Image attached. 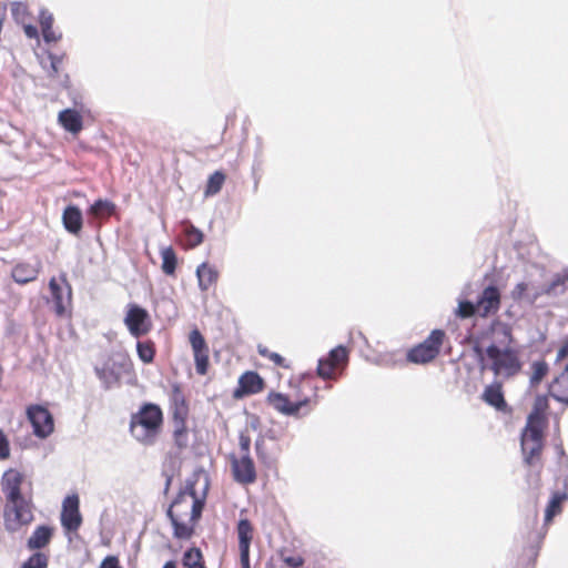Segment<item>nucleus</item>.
Returning <instances> with one entry per match:
<instances>
[{
    "label": "nucleus",
    "instance_id": "f257e3e1",
    "mask_svg": "<svg viewBox=\"0 0 568 568\" xmlns=\"http://www.w3.org/2000/svg\"><path fill=\"white\" fill-rule=\"evenodd\" d=\"M204 508V498L196 495L193 483H186L184 490L180 491L166 511L173 526V536L178 539H190L194 534L195 525L201 518Z\"/></svg>",
    "mask_w": 568,
    "mask_h": 568
},
{
    "label": "nucleus",
    "instance_id": "f03ea898",
    "mask_svg": "<svg viewBox=\"0 0 568 568\" xmlns=\"http://www.w3.org/2000/svg\"><path fill=\"white\" fill-rule=\"evenodd\" d=\"M163 422L161 408L152 403L143 404L140 409L131 416L130 433L144 445L154 444Z\"/></svg>",
    "mask_w": 568,
    "mask_h": 568
},
{
    "label": "nucleus",
    "instance_id": "7ed1b4c3",
    "mask_svg": "<svg viewBox=\"0 0 568 568\" xmlns=\"http://www.w3.org/2000/svg\"><path fill=\"white\" fill-rule=\"evenodd\" d=\"M485 356L490 361L489 369L495 376L509 378L521 368L518 353L513 348L501 349L497 345L490 344L485 351Z\"/></svg>",
    "mask_w": 568,
    "mask_h": 568
},
{
    "label": "nucleus",
    "instance_id": "20e7f679",
    "mask_svg": "<svg viewBox=\"0 0 568 568\" xmlns=\"http://www.w3.org/2000/svg\"><path fill=\"white\" fill-rule=\"evenodd\" d=\"M542 446V423L535 415H529L521 433V452L526 465L532 466L539 460Z\"/></svg>",
    "mask_w": 568,
    "mask_h": 568
},
{
    "label": "nucleus",
    "instance_id": "39448f33",
    "mask_svg": "<svg viewBox=\"0 0 568 568\" xmlns=\"http://www.w3.org/2000/svg\"><path fill=\"white\" fill-rule=\"evenodd\" d=\"M33 518V505L30 497L23 496L6 500L3 523L9 532L18 531L22 526L29 525Z\"/></svg>",
    "mask_w": 568,
    "mask_h": 568
},
{
    "label": "nucleus",
    "instance_id": "423d86ee",
    "mask_svg": "<svg viewBox=\"0 0 568 568\" xmlns=\"http://www.w3.org/2000/svg\"><path fill=\"white\" fill-rule=\"evenodd\" d=\"M49 287L57 315L62 316L71 305L72 292L65 275L60 281L54 277L50 280Z\"/></svg>",
    "mask_w": 568,
    "mask_h": 568
},
{
    "label": "nucleus",
    "instance_id": "0eeeda50",
    "mask_svg": "<svg viewBox=\"0 0 568 568\" xmlns=\"http://www.w3.org/2000/svg\"><path fill=\"white\" fill-rule=\"evenodd\" d=\"M27 414L36 436L45 438L53 432V418L47 408L34 405L28 408Z\"/></svg>",
    "mask_w": 568,
    "mask_h": 568
},
{
    "label": "nucleus",
    "instance_id": "6e6552de",
    "mask_svg": "<svg viewBox=\"0 0 568 568\" xmlns=\"http://www.w3.org/2000/svg\"><path fill=\"white\" fill-rule=\"evenodd\" d=\"M124 323L134 337H140L151 329V321L148 312L139 305H130Z\"/></svg>",
    "mask_w": 568,
    "mask_h": 568
},
{
    "label": "nucleus",
    "instance_id": "1a4fd4ad",
    "mask_svg": "<svg viewBox=\"0 0 568 568\" xmlns=\"http://www.w3.org/2000/svg\"><path fill=\"white\" fill-rule=\"evenodd\" d=\"M233 479L242 485H250L256 480V469L251 456H231Z\"/></svg>",
    "mask_w": 568,
    "mask_h": 568
},
{
    "label": "nucleus",
    "instance_id": "9d476101",
    "mask_svg": "<svg viewBox=\"0 0 568 568\" xmlns=\"http://www.w3.org/2000/svg\"><path fill=\"white\" fill-rule=\"evenodd\" d=\"M130 367L129 361L123 358L119 365L113 362L112 364L106 362L101 367H95L94 372L98 378L101 381L105 389H110L115 386L121 377V373L128 372Z\"/></svg>",
    "mask_w": 568,
    "mask_h": 568
},
{
    "label": "nucleus",
    "instance_id": "9b49d317",
    "mask_svg": "<svg viewBox=\"0 0 568 568\" xmlns=\"http://www.w3.org/2000/svg\"><path fill=\"white\" fill-rule=\"evenodd\" d=\"M79 504L77 495L68 496L62 503L61 525L68 531H77L82 524Z\"/></svg>",
    "mask_w": 568,
    "mask_h": 568
},
{
    "label": "nucleus",
    "instance_id": "f8f14e48",
    "mask_svg": "<svg viewBox=\"0 0 568 568\" xmlns=\"http://www.w3.org/2000/svg\"><path fill=\"white\" fill-rule=\"evenodd\" d=\"M190 343L194 353L196 373L204 375L209 366V349L199 329H193L190 333Z\"/></svg>",
    "mask_w": 568,
    "mask_h": 568
},
{
    "label": "nucleus",
    "instance_id": "ddd939ff",
    "mask_svg": "<svg viewBox=\"0 0 568 568\" xmlns=\"http://www.w3.org/2000/svg\"><path fill=\"white\" fill-rule=\"evenodd\" d=\"M22 481L23 475L17 469L10 468L3 473L0 485L6 500L23 497L21 493Z\"/></svg>",
    "mask_w": 568,
    "mask_h": 568
},
{
    "label": "nucleus",
    "instance_id": "4468645a",
    "mask_svg": "<svg viewBox=\"0 0 568 568\" xmlns=\"http://www.w3.org/2000/svg\"><path fill=\"white\" fill-rule=\"evenodd\" d=\"M477 312L480 316H488L495 314L500 306V293L499 290L494 286H487L477 301Z\"/></svg>",
    "mask_w": 568,
    "mask_h": 568
},
{
    "label": "nucleus",
    "instance_id": "2eb2a0df",
    "mask_svg": "<svg viewBox=\"0 0 568 568\" xmlns=\"http://www.w3.org/2000/svg\"><path fill=\"white\" fill-rule=\"evenodd\" d=\"M267 400L274 409L287 416L297 415L300 409L308 403L307 398L292 403L287 396L282 393H271Z\"/></svg>",
    "mask_w": 568,
    "mask_h": 568
},
{
    "label": "nucleus",
    "instance_id": "dca6fc26",
    "mask_svg": "<svg viewBox=\"0 0 568 568\" xmlns=\"http://www.w3.org/2000/svg\"><path fill=\"white\" fill-rule=\"evenodd\" d=\"M264 382L256 372H245L239 379V387L234 390V397L256 394L263 389Z\"/></svg>",
    "mask_w": 568,
    "mask_h": 568
},
{
    "label": "nucleus",
    "instance_id": "f3484780",
    "mask_svg": "<svg viewBox=\"0 0 568 568\" xmlns=\"http://www.w3.org/2000/svg\"><path fill=\"white\" fill-rule=\"evenodd\" d=\"M549 393L557 402L568 405V362L550 383Z\"/></svg>",
    "mask_w": 568,
    "mask_h": 568
},
{
    "label": "nucleus",
    "instance_id": "a211bd4d",
    "mask_svg": "<svg viewBox=\"0 0 568 568\" xmlns=\"http://www.w3.org/2000/svg\"><path fill=\"white\" fill-rule=\"evenodd\" d=\"M40 272V262L36 263H19L11 272L12 278L19 284H27L37 278Z\"/></svg>",
    "mask_w": 568,
    "mask_h": 568
},
{
    "label": "nucleus",
    "instance_id": "6ab92c4d",
    "mask_svg": "<svg viewBox=\"0 0 568 568\" xmlns=\"http://www.w3.org/2000/svg\"><path fill=\"white\" fill-rule=\"evenodd\" d=\"M58 120L62 128L72 134H78L83 129L82 116L74 109L62 110L58 115Z\"/></svg>",
    "mask_w": 568,
    "mask_h": 568
},
{
    "label": "nucleus",
    "instance_id": "aec40b11",
    "mask_svg": "<svg viewBox=\"0 0 568 568\" xmlns=\"http://www.w3.org/2000/svg\"><path fill=\"white\" fill-rule=\"evenodd\" d=\"M62 222L69 233L79 234L83 224L81 210L75 205H68L63 211Z\"/></svg>",
    "mask_w": 568,
    "mask_h": 568
},
{
    "label": "nucleus",
    "instance_id": "412c9836",
    "mask_svg": "<svg viewBox=\"0 0 568 568\" xmlns=\"http://www.w3.org/2000/svg\"><path fill=\"white\" fill-rule=\"evenodd\" d=\"M196 277L199 283V288L202 292H206L212 285H214L219 280V271L215 266L203 262L196 267Z\"/></svg>",
    "mask_w": 568,
    "mask_h": 568
},
{
    "label": "nucleus",
    "instance_id": "4be33fe9",
    "mask_svg": "<svg viewBox=\"0 0 568 568\" xmlns=\"http://www.w3.org/2000/svg\"><path fill=\"white\" fill-rule=\"evenodd\" d=\"M52 535L53 529L51 527L45 525L38 526L27 540L28 549L37 550L44 548L50 542Z\"/></svg>",
    "mask_w": 568,
    "mask_h": 568
},
{
    "label": "nucleus",
    "instance_id": "5701e85b",
    "mask_svg": "<svg viewBox=\"0 0 568 568\" xmlns=\"http://www.w3.org/2000/svg\"><path fill=\"white\" fill-rule=\"evenodd\" d=\"M483 399L497 410L505 412L507 408V403L504 398L500 384L487 386L483 393Z\"/></svg>",
    "mask_w": 568,
    "mask_h": 568
},
{
    "label": "nucleus",
    "instance_id": "b1692460",
    "mask_svg": "<svg viewBox=\"0 0 568 568\" xmlns=\"http://www.w3.org/2000/svg\"><path fill=\"white\" fill-rule=\"evenodd\" d=\"M237 537L240 552L250 551V545L253 538V528L248 519L243 518L237 523Z\"/></svg>",
    "mask_w": 568,
    "mask_h": 568
},
{
    "label": "nucleus",
    "instance_id": "393cba45",
    "mask_svg": "<svg viewBox=\"0 0 568 568\" xmlns=\"http://www.w3.org/2000/svg\"><path fill=\"white\" fill-rule=\"evenodd\" d=\"M435 357L434 349L422 345V343L409 349L407 353V361L416 364L428 363Z\"/></svg>",
    "mask_w": 568,
    "mask_h": 568
},
{
    "label": "nucleus",
    "instance_id": "a878e982",
    "mask_svg": "<svg viewBox=\"0 0 568 568\" xmlns=\"http://www.w3.org/2000/svg\"><path fill=\"white\" fill-rule=\"evenodd\" d=\"M567 494L556 491L552 494L548 506L545 510V521L549 523L551 519L561 511V504L567 499Z\"/></svg>",
    "mask_w": 568,
    "mask_h": 568
},
{
    "label": "nucleus",
    "instance_id": "bb28decb",
    "mask_svg": "<svg viewBox=\"0 0 568 568\" xmlns=\"http://www.w3.org/2000/svg\"><path fill=\"white\" fill-rule=\"evenodd\" d=\"M162 257V271L166 275H173L176 268V254L171 246L163 247L161 250Z\"/></svg>",
    "mask_w": 568,
    "mask_h": 568
},
{
    "label": "nucleus",
    "instance_id": "cd10ccee",
    "mask_svg": "<svg viewBox=\"0 0 568 568\" xmlns=\"http://www.w3.org/2000/svg\"><path fill=\"white\" fill-rule=\"evenodd\" d=\"M182 564L185 568H205L202 552L193 547L183 554Z\"/></svg>",
    "mask_w": 568,
    "mask_h": 568
},
{
    "label": "nucleus",
    "instance_id": "c85d7f7f",
    "mask_svg": "<svg viewBox=\"0 0 568 568\" xmlns=\"http://www.w3.org/2000/svg\"><path fill=\"white\" fill-rule=\"evenodd\" d=\"M115 205L109 200H97L90 207V213L95 217H106L113 214Z\"/></svg>",
    "mask_w": 568,
    "mask_h": 568
},
{
    "label": "nucleus",
    "instance_id": "c756f323",
    "mask_svg": "<svg viewBox=\"0 0 568 568\" xmlns=\"http://www.w3.org/2000/svg\"><path fill=\"white\" fill-rule=\"evenodd\" d=\"M183 224L186 245L191 248L200 245L204 239L202 231L195 227L190 222H184Z\"/></svg>",
    "mask_w": 568,
    "mask_h": 568
},
{
    "label": "nucleus",
    "instance_id": "7c9ffc66",
    "mask_svg": "<svg viewBox=\"0 0 568 568\" xmlns=\"http://www.w3.org/2000/svg\"><path fill=\"white\" fill-rule=\"evenodd\" d=\"M225 182V174L221 171H215L210 175L206 187L204 191L205 196H213L217 194Z\"/></svg>",
    "mask_w": 568,
    "mask_h": 568
},
{
    "label": "nucleus",
    "instance_id": "2f4dec72",
    "mask_svg": "<svg viewBox=\"0 0 568 568\" xmlns=\"http://www.w3.org/2000/svg\"><path fill=\"white\" fill-rule=\"evenodd\" d=\"M532 374L529 379L530 387L538 385L548 373V364L545 361L534 362L531 365Z\"/></svg>",
    "mask_w": 568,
    "mask_h": 568
},
{
    "label": "nucleus",
    "instance_id": "473e14b6",
    "mask_svg": "<svg viewBox=\"0 0 568 568\" xmlns=\"http://www.w3.org/2000/svg\"><path fill=\"white\" fill-rule=\"evenodd\" d=\"M568 284V266L560 273H557L551 282L548 284V291H556L557 294H562Z\"/></svg>",
    "mask_w": 568,
    "mask_h": 568
},
{
    "label": "nucleus",
    "instance_id": "72a5a7b5",
    "mask_svg": "<svg viewBox=\"0 0 568 568\" xmlns=\"http://www.w3.org/2000/svg\"><path fill=\"white\" fill-rule=\"evenodd\" d=\"M445 333L442 329H434L429 336L422 343L424 346H428L434 349L435 356L439 354L440 346L443 344Z\"/></svg>",
    "mask_w": 568,
    "mask_h": 568
},
{
    "label": "nucleus",
    "instance_id": "f704fd0d",
    "mask_svg": "<svg viewBox=\"0 0 568 568\" xmlns=\"http://www.w3.org/2000/svg\"><path fill=\"white\" fill-rule=\"evenodd\" d=\"M49 557L40 551L32 554L21 566V568H47Z\"/></svg>",
    "mask_w": 568,
    "mask_h": 568
},
{
    "label": "nucleus",
    "instance_id": "c9c22d12",
    "mask_svg": "<svg viewBox=\"0 0 568 568\" xmlns=\"http://www.w3.org/2000/svg\"><path fill=\"white\" fill-rule=\"evenodd\" d=\"M530 291V283L520 282L510 292V297L515 302H527Z\"/></svg>",
    "mask_w": 568,
    "mask_h": 568
},
{
    "label": "nucleus",
    "instance_id": "e433bc0d",
    "mask_svg": "<svg viewBox=\"0 0 568 568\" xmlns=\"http://www.w3.org/2000/svg\"><path fill=\"white\" fill-rule=\"evenodd\" d=\"M136 351L143 363H151L154 358V347L150 342H138Z\"/></svg>",
    "mask_w": 568,
    "mask_h": 568
},
{
    "label": "nucleus",
    "instance_id": "4c0bfd02",
    "mask_svg": "<svg viewBox=\"0 0 568 568\" xmlns=\"http://www.w3.org/2000/svg\"><path fill=\"white\" fill-rule=\"evenodd\" d=\"M334 363L328 358H320L317 364V375L323 379H331L334 377Z\"/></svg>",
    "mask_w": 568,
    "mask_h": 568
},
{
    "label": "nucleus",
    "instance_id": "58836bf2",
    "mask_svg": "<svg viewBox=\"0 0 568 568\" xmlns=\"http://www.w3.org/2000/svg\"><path fill=\"white\" fill-rule=\"evenodd\" d=\"M558 295L556 291H548V284L542 286H535L530 283V291L528 296V304L532 305L541 295Z\"/></svg>",
    "mask_w": 568,
    "mask_h": 568
},
{
    "label": "nucleus",
    "instance_id": "ea45409f",
    "mask_svg": "<svg viewBox=\"0 0 568 568\" xmlns=\"http://www.w3.org/2000/svg\"><path fill=\"white\" fill-rule=\"evenodd\" d=\"M327 358L337 366L347 362L348 353L344 346L338 345L329 352Z\"/></svg>",
    "mask_w": 568,
    "mask_h": 568
},
{
    "label": "nucleus",
    "instance_id": "a19ab883",
    "mask_svg": "<svg viewBox=\"0 0 568 568\" xmlns=\"http://www.w3.org/2000/svg\"><path fill=\"white\" fill-rule=\"evenodd\" d=\"M477 305L469 301H460L456 310V315L460 318H468L475 314Z\"/></svg>",
    "mask_w": 568,
    "mask_h": 568
},
{
    "label": "nucleus",
    "instance_id": "79ce46f5",
    "mask_svg": "<svg viewBox=\"0 0 568 568\" xmlns=\"http://www.w3.org/2000/svg\"><path fill=\"white\" fill-rule=\"evenodd\" d=\"M257 351H258V354L262 355L263 357H267L270 358L274 364H276L277 366H282V367H286L285 365V358L282 357L278 353H275V352H270L267 349V347L263 346V345H258L257 346Z\"/></svg>",
    "mask_w": 568,
    "mask_h": 568
},
{
    "label": "nucleus",
    "instance_id": "37998d69",
    "mask_svg": "<svg viewBox=\"0 0 568 568\" xmlns=\"http://www.w3.org/2000/svg\"><path fill=\"white\" fill-rule=\"evenodd\" d=\"M174 439H175V444L180 448L186 447V445H187V434H186V429H185L183 420H181V422H179L176 424V427L174 429Z\"/></svg>",
    "mask_w": 568,
    "mask_h": 568
},
{
    "label": "nucleus",
    "instance_id": "c03bdc74",
    "mask_svg": "<svg viewBox=\"0 0 568 568\" xmlns=\"http://www.w3.org/2000/svg\"><path fill=\"white\" fill-rule=\"evenodd\" d=\"M48 59L50 62L49 70H48L49 75L54 77L60 71V68H61L62 61H63V55H57V54L49 52Z\"/></svg>",
    "mask_w": 568,
    "mask_h": 568
},
{
    "label": "nucleus",
    "instance_id": "a18cd8bd",
    "mask_svg": "<svg viewBox=\"0 0 568 568\" xmlns=\"http://www.w3.org/2000/svg\"><path fill=\"white\" fill-rule=\"evenodd\" d=\"M39 23L42 29H50L53 27V16L47 9H41L39 12Z\"/></svg>",
    "mask_w": 568,
    "mask_h": 568
},
{
    "label": "nucleus",
    "instance_id": "49530a36",
    "mask_svg": "<svg viewBox=\"0 0 568 568\" xmlns=\"http://www.w3.org/2000/svg\"><path fill=\"white\" fill-rule=\"evenodd\" d=\"M239 445L241 456H250L251 438L244 432L240 433Z\"/></svg>",
    "mask_w": 568,
    "mask_h": 568
},
{
    "label": "nucleus",
    "instance_id": "de8ad7c7",
    "mask_svg": "<svg viewBox=\"0 0 568 568\" xmlns=\"http://www.w3.org/2000/svg\"><path fill=\"white\" fill-rule=\"evenodd\" d=\"M11 14L17 21H23L27 14V7L21 2H13L11 4Z\"/></svg>",
    "mask_w": 568,
    "mask_h": 568
},
{
    "label": "nucleus",
    "instance_id": "09e8293b",
    "mask_svg": "<svg viewBox=\"0 0 568 568\" xmlns=\"http://www.w3.org/2000/svg\"><path fill=\"white\" fill-rule=\"evenodd\" d=\"M10 455L9 440L0 429V459H7Z\"/></svg>",
    "mask_w": 568,
    "mask_h": 568
},
{
    "label": "nucleus",
    "instance_id": "8fccbe9b",
    "mask_svg": "<svg viewBox=\"0 0 568 568\" xmlns=\"http://www.w3.org/2000/svg\"><path fill=\"white\" fill-rule=\"evenodd\" d=\"M568 357V335L562 339L560 347L557 351L555 363L558 364Z\"/></svg>",
    "mask_w": 568,
    "mask_h": 568
},
{
    "label": "nucleus",
    "instance_id": "3c124183",
    "mask_svg": "<svg viewBox=\"0 0 568 568\" xmlns=\"http://www.w3.org/2000/svg\"><path fill=\"white\" fill-rule=\"evenodd\" d=\"M546 406H547L546 397L538 396L534 404V412L530 415H535L537 418H539L542 422V419L540 417V412H542Z\"/></svg>",
    "mask_w": 568,
    "mask_h": 568
},
{
    "label": "nucleus",
    "instance_id": "603ef678",
    "mask_svg": "<svg viewBox=\"0 0 568 568\" xmlns=\"http://www.w3.org/2000/svg\"><path fill=\"white\" fill-rule=\"evenodd\" d=\"M41 31H42L43 40L47 43L57 42V41H59L61 39V34L60 33H55L52 28H50V29H42Z\"/></svg>",
    "mask_w": 568,
    "mask_h": 568
},
{
    "label": "nucleus",
    "instance_id": "864d4df0",
    "mask_svg": "<svg viewBox=\"0 0 568 568\" xmlns=\"http://www.w3.org/2000/svg\"><path fill=\"white\" fill-rule=\"evenodd\" d=\"M283 560L291 568H298L303 565V559L300 556H288L285 557Z\"/></svg>",
    "mask_w": 568,
    "mask_h": 568
},
{
    "label": "nucleus",
    "instance_id": "5fc2aeb1",
    "mask_svg": "<svg viewBox=\"0 0 568 568\" xmlns=\"http://www.w3.org/2000/svg\"><path fill=\"white\" fill-rule=\"evenodd\" d=\"M255 452H256V455H257L258 459L264 462L265 458H266V455H265V452H264V439H263V437H260V438L256 439V442H255Z\"/></svg>",
    "mask_w": 568,
    "mask_h": 568
},
{
    "label": "nucleus",
    "instance_id": "6e6d98bb",
    "mask_svg": "<svg viewBox=\"0 0 568 568\" xmlns=\"http://www.w3.org/2000/svg\"><path fill=\"white\" fill-rule=\"evenodd\" d=\"M99 568H121V567L119 566V560L116 557L109 556L102 561V564Z\"/></svg>",
    "mask_w": 568,
    "mask_h": 568
},
{
    "label": "nucleus",
    "instance_id": "4d7b16f0",
    "mask_svg": "<svg viewBox=\"0 0 568 568\" xmlns=\"http://www.w3.org/2000/svg\"><path fill=\"white\" fill-rule=\"evenodd\" d=\"M23 31H24V34L29 39H38L39 38V31H38L37 27L33 24H24Z\"/></svg>",
    "mask_w": 568,
    "mask_h": 568
},
{
    "label": "nucleus",
    "instance_id": "13d9d810",
    "mask_svg": "<svg viewBox=\"0 0 568 568\" xmlns=\"http://www.w3.org/2000/svg\"><path fill=\"white\" fill-rule=\"evenodd\" d=\"M242 568H250V551L240 552Z\"/></svg>",
    "mask_w": 568,
    "mask_h": 568
},
{
    "label": "nucleus",
    "instance_id": "bf43d9fd",
    "mask_svg": "<svg viewBox=\"0 0 568 568\" xmlns=\"http://www.w3.org/2000/svg\"><path fill=\"white\" fill-rule=\"evenodd\" d=\"M475 351L478 353L479 355V362H480V366H481V371L486 369L487 366L485 365V357L484 355L481 354V349L479 347H476Z\"/></svg>",
    "mask_w": 568,
    "mask_h": 568
},
{
    "label": "nucleus",
    "instance_id": "052dcab7",
    "mask_svg": "<svg viewBox=\"0 0 568 568\" xmlns=\"http://www.w3.org/2000/svg\"><path fill=\"white\" fill-rule=\"evenodd\" d=\"M171 481H172V478H171L170 476H168V477H166V480H165V487H164V493H165V494L169 491V488H170Z\"/></svg>",
    "mask_w": 568,
    "mask_h": 568
},
{
    "label": "nucleus",
    "instance_id": "680f3d73",
    "mask_svg": "<svg viewBox=\"0 0 568 568\" xmlns=\"http://www.w3.org/2000/svg\"><path fill=\"white\" fill-rule=\"evenodd\" d=\"M162 568H176V564L173 560H170L165 562Z\"/></svg>",
    "mask_w": 568,
    "mask_h": 568
},
{
    "label": "nucleus",
    "instance_id": "e2e57ef3",
    "mask_svg": "<svg viewBox=\"0 0 568 568\" xmlns=\"http://www.w3.org/2000/svg\"><path fill=\"white\" fill-rule=\"evenodd\" d=\"M257 142H258V149H257V152H258V153H262V142H261V139H260V138L257 139Z\"/></svg>",
    "mask_w": 568,
    "mask_h": 568
},
{
    "label": "nucleus",
    "instance_id": "0e129e2a",
    "mask_svg": "<svg viewBox=\"0 0 568 568\" xmlns=\"http://www.w3.org/2000/svg\"><path fill=\"white\" fill-rule=\"evenodd\" d=\"M505 334L509 337V339L511 338V335H510L509 331L506 329Z\"/></svg>",
    "mask_w": 568,
    "mask_h": 568
},
{
    "label": "nucleus",
    "instance_id": "69168bd1",
    "mask_svg": "<svg viewBox=\"0 0 568 568\" xmlns=\"http://www.w3.org/2000/svg\"><path fill=\"white\" fill-rule=\"evenodd\" d=\"M557 448H558V450H559V453H560V454H564V450H562V447H561V446H558Z\"/></svg>",
    "mask_w": 568,
    "mask_h": 568
}]
</instances>
